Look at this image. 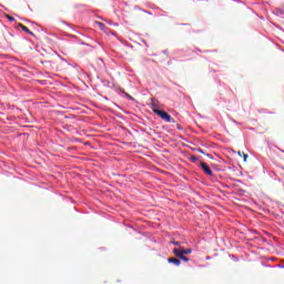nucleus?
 Masks as SVG:
<instances>
[{
    "instance_id": "8",
    "label": "nucleus",
    "mask_w": 284,
    "mask_h": 284,
    "mask_svg": "<svg viewBox=\"0 0 284 284\" xmlns=\"http://www.w3.org/2000/svg\"><path fill=\"white\" fill-rule=\"evenodd\" d=\"M97 24L99 28H101V30H105V24L103 22H97Z\"/></svg>"
},
{
    "instance_id": "12",
    "label": "nucleus",
    "mask_w": 284,
    "mask_h": 284,
    "mask_svg": "<svg viewBox=\"0 0 284 284\" xmlns=\"http://www.w3.org/2000/svg\"><path fill=\"white\" fill-rule=\"evenodd\" d=\"M172 243H173V245H178V247L181 246V242L173 241Z\"/></svg>"
},
{
    "instance_id": "14",
    "label": "nucleus",
    "mask_w": 284,
    "mask_h": 284,
    "mask_svg": "<svg viewBox=\"0 0 284 284\" xmlns=\"http://www.w3.org/2000/svg\"><path fill=\"white\" fill-rule=\"evenodd\" d=\"M191 161H196V156H191Z\"/></svg>"
},
{
    "instance_id": "1",
    "label": "nucleus",
    "mask_w": 284,
    "mask_h": 284,
    "mask_svg": "<svg viewBox=\"0 0 284 284\" xmlns=\"http://www.w3.org/2000/svg\"><path fill=\"white\" fill-rule=\"evenodd\" d=\"M155 114H158V116H160V119H162V121H165L166 123H172L173 121L172 115L163 110L155 111Z\"/></svg>"
},
{
    "instance_id": "7",
    "label": "nucleus",
    "mask_w": 284,
    "mask_h": 284,
    "mask_svg": "<svg viewBox=\"0 0 284 284\" xmlns=\"http://www.w3.org/2000/svg\"><path fill=\"white\" fill-rule=\"evenodd\" d=\"M237 154L239 155L243 154V156H242L243 161H244V163H247V159H250V155H247V154H245V152H241V151H239Z\"/></svg>"
},
{
    "instance_id": "10",
    "label": "nucleus",
    "mask_w": 284,
    "mask_h": 284,
    "mask_svg": "<svg viewBox=\"0 0 284 284\" xmlns=\"http://www.w3.org/2000/svg\"><path fill=\"white\" fill-rule=\"evenodd\" d=\"M181 261H184V263H187L190 261V258L185 255H182V257H180Z\"/></svg>"
},
{
    "instance_id": "5",
    "label": "nucleus",
    "mask_w": 284,
    "mask_h": 284,
    "mask_svg": "<svg viewBox=\"0 0 284 284\" xmlns=\"http://www.w3.org/2000/svg\"><path fill=\"white\" fill-rule=\"evenodd\" d=\"M18 28H21L23 32H27V34H31V37L34 34L28 27L23 26L22 23H19Z\"/></svg>"
},
{
    "instance_id": "4",
    "label": "nucleus",
    "mask_w": 284,
    "mask_h": 284,
    "mask_svg": "<svg viewBox=\"0 0 284 284\" xmlns=\"http://www.w3.org/2000/svg\"><path fill=\"white\" fill-rule=\"evenodd\" d=\"M174 256H178V258H182L184 256L183 246H180L179 248H173Z\"/></svg>"
},
{
    "instance_id": "15",
    "label": "nucleus",
    "mask_w": 284,
    "mask_h": 284,
    "mask_svg": "<svg viewBox=\"0 0 284 284\" xmlns=\"http://www.w3.org/2000/svg\"><path fill=\"white\" fill-rule=\"evenodd\" d=\"M240 156H243V154H241Z\"/></svg>"
},
{
    "instance_id": "13",
    "label": "nucleus",
    "mask_w": 284,
    "mask_h": 284,
    "mask_svg": "<svg viewBox=\"0 0 284 284\" xmlns=\"http://www.w3.org/2000/svg\"><path fill=\"white\" fill-rule=\"evenodd\" d=\"M197 152H200V154H204V152L201 149H197Z\"/></svg>"
},
{
    "instance_id": "3",
    "label": "nucleus",
    "mask_w": 284,
    "mask_h": 284,
    "mask_svg": "<svg viewBox=\"0 0 284 284\" xmlns=\"http://www.w3.org/2000/svg\"><path fill=\"white\" fill-rule=\"evenodd\" d=\"M151 110H153L154 114L161 112V110H159V101L154 98L151 99Z\"/></svg>"
},
{
    "instance_id": "6",
    "label": "nucleus",
    "mask_w": 284,
    "mask_h": 284,
    "mask_svg": "<svg viewBox=\"0 0 284 284\" xmlns=\"http://www.w3.org/2000/svg\"><path fill=\"white\" fill-rule=\"evenodd\" d=\"M169 263H173V265H176V267H179V265H181V260L176 257H171L169 258Z\"/></svg>"
},
{
    "instance_id": "11",
    "label": "nucleus",
    "mask_w": 284,
    "mask_h": 284,
    "mask_svg": "<svg viewBox=\"0 0 284 284\" xmlns=\"http://www.w3.org/2000/svg\"><path fill=\"white\" fill-rule=\"evenodd\" d=\"M6 18L9 20V21H14V17L10 16V14H6Z\"/></svg>"
},
{
    "instance_id": "9",
    "label": "nucleus",
    "mask_w": 284,
    "mask_h": 284,
    "mask_svg": "<svg viewBox=\"0 0 284 284\" xmlns=\"http://www.w3.org/2000/svg\"><path fill=\"white\" fill-rule=\"evenodd\" d=\"M184 255L192 254V248H183Z\"/></svg>"
},
{
    "instance_id": "2",
    "label": "nucleus",
    "mask_w": 284,
    "mask_h": 284,
    "mask_svg": "<svg viewBox=\"0 0 284 284\" xmlns=\"http://www.w3.org/2000/svg\"><path fill=\"white\" fill-rule=\"evenodd\" d=\"M200 168H202L203 172L209 176H214V172H212V169H210V165H207V163L201 162Z\"/></svg>"
}]
</instances>
